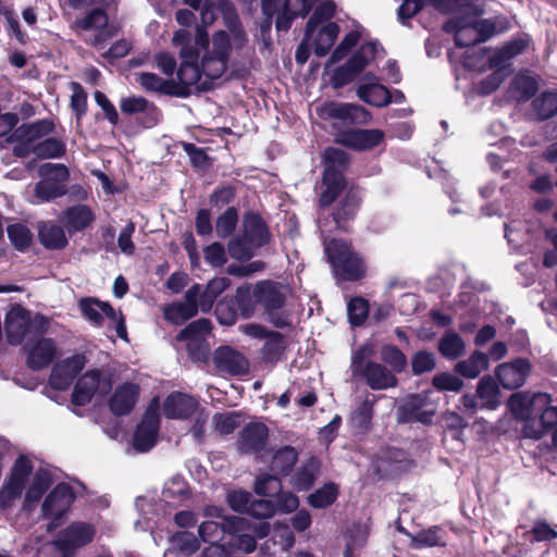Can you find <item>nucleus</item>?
<instances>
[{
	"label": "nucleus",
	"mask_w": 557,
	"mask_h": 557,
	"mask_svg": "<svg viewBox=\"0 0 557 557\" xmlns=\"http://www.w3.org/2000/svg\"><path fill=\"white\" fill-rule=\"evenodd\" d=\"M539 399L544 400V407L539 408V419L535 417L528 419L522 429L525 437L534 440L542 438L557 425V407L548 405V396L546 394L540 395Z\"/></svg>",
	"instance_id": "16"
},
{
	"label": "nucleus",
	"mask_w": 557,
	"mask_h": 557,
	"mask_svg": "<svg viewBox=\"0 0 557 557\" xmlns=\"http://www.w3.org/2000/svg\"><path fill=\"white\" fill-rule=\"evenodd\" d=\"M53 129L54 124L49 120L24 123L12 132V139H27L35 143L37 139L52 133Z\"/></svg>",
	"instance_id": "40"
},
{
	"label": "nucleus",
	"mask_w": 557,
	"mask_h": 557,
	"mask_svg": "<svg viewBox=\"0 0 557 557\" xmlns=\"http://www.w3.org/2000/svg\"><path fill=\"white\" fill-rule=\"evenodd\" d=\"M410 364L412 374L419 376L436 368V358L431 351L418 350L411 356Z\"/></svg>",
	"instance_id": "63"
},
{
	"label": "nucleus",
	"mask_w": 557,
	"mask_h": 557,
	"mask_svg": "<svg viewBox=\"0 0 557 557\" xmlns=\"http://www.w3.org/2000/svg\"><path fill=\"white\" fill-rule=\"evenodd\" d=\"M339 34V26L335 22H329L322 26L313 39V52L317 57H325L334 45Z\"/></svg>",
	"instance_id": "43"
},
{
	"label": "nucleus",
	"mask_w": 557,
	"mask_h": 557,
	"mask_svg": "<svg viewBox=\"0 0 557 557\" xmlns=\"http://www.w3.org/2000/svg\"><path fill=\"white\" fill-rule=\"evenodd\" d=\"M65 151V144L55 137H49L35 144V156L39 159L60 158Z\"/></svg>",
	"instance_id": "57"
},
{
	"label": "nucleus",
	"mask_w": 557,
	"mask_h": 557,
	"mask_svg": "<svg viewBox=\"0 0 557 557\" xmlns=\"http://www.w3.org/2000/svg\"><path fill=\"white\" fill-rule=\"evenodd\" d=\"M428 403V395L416 393L408 395L396 409V420L399 424L420 422L424 425L432 423L434 411L423 410Z\"/></svg>",
	"instance_id": "13"
},
{
	"label": "nucleus",
	"mask_w": 557,
	"mask_h": 557,
	"mask_svg": "<svg viewBox=\"0 0 557 557\" xmlns=\"http://www.w3.org/2000/svg\"><path fill=\"white\" fill-rule=\"evenodd\" d=\"M199 406L198 400L183 392H172L163 401V413L168 419L186 420L190 418Z\"/></svg>",
	"instance_id": "21"
},
{
	"label": "nucleus",
	"mask_w": 557,
	"mask_h": 557,
	"mask_svg": "<svg viewBox=\"0 0 557 557\" xmlns=\"http://www.w3.org/2000/svg\"><path fill=\"white\" fill-rule=\"evenodd\" d=\"M539 78L527 72L518 73L510 83V92L518 103H525L537 96Z\"/></svg>",
	"instance_id": "30"
},
{
	"label": "nucleus",
	"mask_w": 557,
	"mask_h": 557,
	"mask_svg": "<svg viewBox=\"0 0 557 557\" xmlns=\"http://www.w3.org/2000/svg\"><path fill=\"white\" fill-rule=\"evenodd\" d=\"M33 469L34 467L30 459L24 455H20L13 463L7 481L25 488Z\"/></svg>",
	"instance_id": "53"
},
{
	"label": "nucleus",
	"mask_w": 557,
	"mask_h": 557,
	"mask_svg": "<svg viewBox=\"0 0 557 557\" xmlns=\"http://www.w3.org/2000/svg\"><path fill=\"white\" fill-rule=\"evenodd\" d=\"M385 134L379 128H336L334 143L352 151H370L384 141Z\"/></svg>",
	"instance_id": "8"
},
{
	"label": "nucleus",
	"mask_w": 557,
	"mask_h": 557,
	"mask_svg": "<svg viewBox=\"0 0 557 557\" xmlns=\"http://www.w3.org/2000/svg\"><path fill=\"white\" fill-rule=\"evenodd\" d=\"M325 119L338 120L348 125H366L371 122L372 114L357 103L329 101L321 109Z\"/></svg>",
	"instance_id": "10"
},
{
	"label": "nucleus",
	"mask_w": 557,
	"mask_h": 557,
	"mask_svg": "<svg viewBox=\"0 0 557 557\" xmlns=\"http://www.w3.org/2000/svg\"><path fill=\"white\" fill-rule=\"evenodd\" d=\"M351 162L350 154L337 147H326L322 153L323 173L345 175Z\"/></svg>",
	"instance_id": "34"
},
{
	"label": "nucleus",
	"mask_w": 557,
	"mask_h": 557,
	"mask_svg": "<svg viewBox=\"0 0 557 557\" xmlns=\"http://www.w3.org/2000/svg\"><path fill=\"white\" fill-rule=\"evenodd\" d=\"M233 300L242 318L249 319L255 314L256 305L258 304L255 300V288L251 289L250 285L238 286Z\"/></svg>",
	"instance_id": "47"
},
{
	"label": "nucleus",
	"mask_w": 557,
	"mask_h": 557,
	"mask_svg": "<svg viewBox=\"0 0 557 557\" xmlns=\"http://www.w3.org/2000/svg\"><path fill=\"white\" fill-rule=\"evenodd\" d=\"M313 8V0H261L262 13L267 16L261 26L262 33L270 29L272 17L276 15L277 32H288L297 17H306Z\"/></svg>",
	"instance_id": "3"
},
{
	"label": "nucleus",
	"mask_w": 557,
	"mask_h": 557,
	"mask_svg": "<svg viewBox=\"0 0 557 557\" xmlns=\"http://www.w3.org/2000/svg\"><path fill=\"white\" fill-rule=\"evenodd\" d=\"M38 238L40 244L49 250H61L69 245L63 228L52 221L38 224Z\"/></svg>",
	"instance_id": "32"
},
{
	"label": "nucleus",
	"mask_w": 557,
	"mask_h": 557,
	"mask_svg": "<svg viewBox=\"0 0 557 557\" xmlns=\"http://www.w3.org/2000/svg\"><path fill=\"white\" fill-rule=\"evenodd\" d=\"M286 349L285 337L282 333L275 331L267 338L262 347V357L267 362L276 363L281 360Z\"/></svg>",
	"instance_id": "54"
},
{
	"label": "nucleus",
	"mask_w": 557,
	"mask_h": 557,
	"mask_svg": "<svg viewBox=\"0 0 557 557\" xmlns=\"http://www.w3.org/2000/svg\"><path fill=\"white\" fill-rule=\"evenodd\" d=\"M358 98L375 108H384L393 102L389 89L380 83H366L357 88Z\"/></svg>",
	"instance_id": "33"
},
{
	"label": "nucleus",
	"mask_w": 557,
	"mask_h": 557,
	"mask_svg": "<svg viewBox=\"0 0 557 557\" xmlns=\"http://www.w3.org/2000/svg\"><path fill=\"white\" fill-rule=\"evenodd\" d=\"M160 430L159 398L153 397L137 424L133 446L139 453L149 451L157 443Z\"/></svg>",
	"instance_id": "9"
},
{
	"label": "nucleus",
	"mask_w": 557,
	"mask_h": 557,
	"mask_svg": "<svg viewBox=\"0 0 557 557\" xmlns=\"http://www.w3.org/2000/svg\"><path fill=\"white\" fill-rule=\"evenodd\" d=\"M270 228L259 212L247 211L243 216L242 234L232 238L227 251L232 259L248 261L255 256V250L270 244Z\"/></svg>",
	"instance_id": "2"
},
{
	"label": "nucleus",
	"mask_w": 557,
	"mask_h": 557,
	"mask_svg": "<svg viewBox=\"0 0 557 557\" xmlns=\"http://www.w3.org/2000/svg\"><path fill=\"white\" fill-rule=\"evenodd\" d=\"M38 174L42 180L63 186H66V182L70 178L67 166L61 163H42L38 169Z\"/></svg>",
	"instance_id": "58"
},
{
	"label": "nucleus",
	"mask_w": 557,
	"mask_h": 557,
	"mask_svg": "<svg viewBox=\"0 0 557 557\" xmlns=\"http://www.w3.org/2000/svg\"><path fill=\"white\" fill-rule=\"evenodd\" d=\"M487 367V356L482 351L475 350L468 359L457 362L454 370L463 377L474 379L479 376L483 370H486Z\"/></svg>",
	"instance_id": "42"
},
{
	"label": "nucleus",
	"mask_w": 557,
	"mask_h": 557,
	"mask_svg": "<svg viewBox=\"0 0 557 557\" xmlns=\"http://www.w3.org/2000/svg\"><path fill=\"white\" fill-rule=\"evenodd\" d=\"M338 494V485L334 482H329L308 496V504L312 508L324 509L336 502Z\"/></svg>",
	"instance_id": "48"
},
{
	"label": "nucleus",
	"mask_w": 557,
	"mask_h": 557,
	"mask_svg": "<svg viewBox=\"0 0 557 557\" xmlns=\"http://www.w3.org/2000/svg\"><path fill=\"white\" fill-rule=\"evenodd\" d=\"M67 187L58 185L47 180H40L35 184V197L42 202H50L57 198L65 196Z\"/></svg>",
	"instance_id": "60"
},
{
	"label": "nucleus",
	"mask_w": 557,
	"mask_h": 557,
	"mask_svg": "<svg viewBox=\"0 0 557 557\" xmlns=\"http://www.w3.org/2000/svg\"><path fill=\"white\" fill-rule=\"evenodd\" d=\"M530 114L533 121L544 122L557 115V90L549 89L540 92L531 101Z\"/></svg>",
	"instance_id": "29"
},
{
	"label": "nucleus",
	"mask_w": 557,
	"mask_h": 557,
	"mask_svg": "<svg viewBox=\"0 0 557 557\" xmlns=\"http://www.w3.org/2000/svg\"><path fill=\"white\" fill-rule=\"evenodd\" d=\"M536 398H529L522 393H515L508 399V407L510 411L518 418H521L527 422L528 419H532L533 414L536 413Z\"/></svg>",
	"instance_id": "49"
},
{
	"label": "nucleus",
	"mask_w": 557,
	"mask_h": 557,
	"mask_svg": "<svg viewBox=\"0 0 557 557\" xmlns=\"http://www.w3.org/2000/svg\"><path fill=\"white\" fill-rule=\"evenodd\" d=\"M348 321L352 326H361L369 314V302L361 296L352 297L347 305Z\"/></svg>",
	"instance_id": "62"
},
{
	"label": "nucleus",
	"mask_w": 557,
	"mask_h": 557,
	"mask_svg": "<svg viewBox=\"0 0 557 557\" xmlns=\"http://www.w3.org/2000/svg\"><path fill=\"white\" fill-rule=\"evenodd\" d=\"M75 499L73 487L65 482L58 483L46 496L41 504L42 520H49L47 532L51 533L60 528Z\"/></svg>",
	"instance_id": "5"
},
{
	"label": "nucleus",
	"mask_w": 557,
	"mask_h": 557,
	"mask_svg": "<svg viewBox=\"0 0 557 557\" xmlns=\"http://www.w3.org/2000/svg\"><path fill=\"white\" fill-rule=\"evenodd\" d=\"M380 354L383 363L388 366L394 374L403 373L406 370L407 357L396 345H383Z\"/></svg>",
	"instance_id": "52"
},
{
	"label": "nucleus",
	"mask_w": 557,
	"mask_h": 557,
	"mask_svg": "<svg viewBox=\"0 0 557 557\" xmlns=\"http://www.w3.org/2000/svg\"><path fill=\"white\" fill-rule=\"evenodd\" d=\"M377 54V42L367 41L363 42L346 61V65L349 67L356 76L360 75L363 70L368 66L371 60L375 59Z\"/></svg>",
	"instance_id": "39"
},
{
	"label": "nucleus",
	"mask_w": 557,
	"mask_h": 557,
	"mask_svg": "<svg viewBox=\"0 0 557 557\" xmlns=\"http://www.w3.org/2000/svg\"><path fill=\"white\" fill-rule=\"evenodd\" d=\"M250 523L247 519L237 516L223 517V521L208 520L200 523L198 534L205 543L220 542L224 534H236L248 531Z\"/></svg>",
	"instance_id": "11"
},
{
	"label": "nucleus",
	"mask_w": 557,
	"mask_h": 557,
	"mask_svg": "<svg viewBox=\"0 0 557 557\" xmlns=\"http://www.w3.org/2000/svg\"><path fill=\"white\" fill-rule=\"evenodd\" d=\"M377 396L368 394L363 401L351 412L349 422L357 434L366 435L373 429L374 406Z\"/></svg>",
	"instance_id": "27"
},
{
	"label": "nucleus",
	"mask_w": 557,
	"mask_h": 557,
	"mask_svg": "<svg viewBox=\"0 0 557 557\" xmlns=\"http://www.w3.org/2000/svg\"><path fill=\"white\" fill-rule=\"evenodd\" d=\"M86 364V357L82 354L73 355L57 363L50 374V384L53 388L64 391L81 373Z\"/></svg>",
	"instance_id": "17"
},
{
	"label": "nucleus",
	"mask_w": 557,
	"mask_h": 557,
	"mask_svg": "<svg viewBox=\"0 0 557 557\" xmlns=\"http://www.w3.org/2000/svg\"><path fill=\"white\" fill-rule=\"evenodd\" d=\"M320 470V461L315 457H310L292 476L293 486L299 492L309 491L317 479Z\"/></svg>",
	"instance_id": "38"
},
{
	"label": "nucleus",
	"mask_w": 557,
	"mask_h": 557,
	"mask_svg": "<svg viewBox=\"0 0 557 557\" xmlns=\"http://www.w3.org/2000/svg\"><path fill=\"white\" fill-rule=\"evenodd\" d=\"M231 285V280L226 276H219L210 280L203 290H199L198 305L200 311L208 313L213 308L216 298Z\"/></svg>",
	"instance_id": "37"
},
{
	"label": "nucleus",
	"mask_w": 557,
	"mask_h": 557,
	"mask_svg": "<svg viewBox=\"0 0 557 557\" xmlns=\"http://www.w3.org/2000/svg\"><path fill=\"white\" fill-rule=\"evenodd\" d=\"M476 396L482 400V407L494 410L500 405L499 386L491 375L480 379L476 386Z\"/></svg>",
	"instance_id": "41"
},
{
	"label": "nucleus",
	"mask_w": 557,
	"mask_h": 557,
	"mask_svg": "<svg viewBox=\"0 0 557 557\" xmlns=\"http://www.w3.org/2000/svg\"><path fill=\"white\" fill-rule=\"evenodd\" d=\"M436 10L444 14L459 13L465 16L478 17L484 13L482 5L475 0H432Z\"/></svg>",
	"instance_id": "35"
},
{
	"label": "nucleus",
	"mask_w": 557,
	"mask_h": 557,
	"mask_svg": "<svg viewBox=\"0 0 557 557\" xmlns=\"http://www.w3.org/2000/svg\"><path fill=\"white\" fill-rule=\"evenodd\" d=\"M215 317L220 324L231 326L236 323L238 311L233 297H224L214 309Z\"/></svg>",
	"instance_id": "64"
},
{
	"label": "nucleus",
	"mask_w": 557,
	"mask_h": 557,
	"mask_svg": "<svg viewBox=\"0 0 557 557\" xmlns=\"http://www.w3.org/2000/svg\"><path fill=\"white\" fill-rule=\"evenodd\" d=\"M140 388L137 384L125 382L117 386L109 399V409L116 417L132 412L139 398Z\"/></svg>",
	"instance_id": "22"
},
{
	"label": "nucleus",
	"mask_w": 557,
	"mask_h": 557,
	"mask_svg": "<svg viewBox=\"0 0 557 557\" xmlns=\"http://www.w3.org/2000/svg\"><path fill=\"white\" fill-rule=\"evenodd\" d=\"M121 112L125 115L145 114L143 125L147 128L154 126L160 116L159 109L143 96H129L120 101Z\"/></svg>",
	"instance_id": "25"
},
{
	"label": "nucleus",
	"mask_w": 557,
	"mask_h": 557,
	"mask_svg": "<svg viewBox=\"0 0 557 557\" xmlns=\"http://www.w3.org/2000/svg\"><path fill=\"white\" fill-rule=\"evenodd\" d=\"M200 284L191 285L184 295V301H173L164 307V319L174 324L182 325L196 317L200 310L198 305Z\"/></svg>",
	"instance_id": "12"
},
{
	"label": "nucleus",
	"mask_w": 557,
	"mask_h": 557,
	"mask_svg": "<svg viewBox=\"0 0 557 557\" xmlns=\"http://www.w3.org/2000/svg\"><path fill=\"white\" fill-rule=\"evenodd\" d=\"M363 198L362 189L358 185H350L342 197L331 206V218L337 231L349 233L351 223L358 215Z\"/></svg>",
	"instance_id": "6"
},
{
	"label": "nucleus",
	"mask_w": 557,
	"mask_h": 557,
	"mask_svg": "<svg viewBox=\"0 0 557 557\" xmlns=\"http://www.w3.org/2000/svg\"><path fill=\"white\" fill-rule=\"evenodd\" d=\"M228 60L206 52L201 59L200 69L202 75L214 81L222 77L227 70Z\"/></svg>",
	"instance_id": "55"
},
{
	"label": "nucleus",
	"mask_w": 557,
	"mask_h": 557,
	"mask_svg": "<svg viewBox=\"0 0 557 557\" xmlns=\"http://www.w3.org/2000/svg\"><path fill=\"white\" fill-rule=\"evenodd\" d=\"M24 350L27 351L26 366L33 371H40L49 367L57 356V345L50 337L29 339Z\"/></svg>",
	"instance_id": "14"
},
{
	"label": "nucleus",
	"mask_w": 557,
	"mask_h": 557,
	"mask_svg": "<svg viewBox=\"0 0 557 557\" xmlns=\"http://www.w3.org/2000/svg\"><path fill=\"white\" fill-rule=\"evenodd\" d=\"M324 253L334 276L345 282H358L367 276L363 256L356 251L351 240L333 237L323 243Z\"/></svg>",
	"instance_id": "1"
},
{
	"label": "nucleus",
	"mask_w": 557,
	"mask_h": 557,
	"mask_svg": "<svg viewBox=\"0 0 557 557\" xmlns=\"http://www.w3.org/2000/svg\"><path fill=\"white\" fill-rule=\"evenodd\" d=\"M282 491L280 476L271 473L261 474L255 483V492L260 496L275 498Z\"/></svg>",
	"instance_id": "61"
},
{
	"label": "nucleus",
	"mask_w": 557,
	"mask_h": 557,
	"mask_svg": "<svg viewBox=\"0 0 557 557\" xmlns=\"http://www.w3.org/2000/svg\"><path fill=\"white\" fill-rule=\"evenodd\" d=\"M349 186L345 175H334L331 173L321 174L320 194L318 207L321 210L331 208L341 195L345 194Z\"/></svg>",
	"instance_id": "24"
},
{
	"label": "nucleus",
	"mask_w": 557,
	"mask_h": 557,
	"mask_svg": "<svg viewBox=\"0 0 557 557\" xmlns=\"http://www.w3.org/2000/svg\"><path fill=\"white\" fill-rule=\"evenodd\" d=\"M101 384V370L94 369L85 372L76 382L71 401L75 406L89 404Z\"/></svg>",
	"instance_id": "26"
},
{
	"label": "nucleus",
	"mask_w": 557,
	"mask_h": 557,
	"mask_svg": "<svg viewBox=\"0 0 557 557\" xmlns=\"http://www.w3.org/2000/svg\"><path fill=\"white\" fill-rule=\"evenodd\" d=\"M7 234L11 245L20 252H26L34 240V235L28 226L20 222L8 225Z\"/></svg>",
	"instance_id": "46"
},
{
	"label": "nucleus",
	"mask_w": 557,
	"mask_h": 557,
	"mask_svg": "<svg viewBox=\"0 0 557 557\" xmlns=\"http://www.w3.org/2000/svg\"><path fill=\"white\" fill-rule=\"evenodd\" d=\"M7 341L12 346L21 345L28 333L32 332V313L17 305L5 315L4 320Z\"/></svg>",
	"instance_id": "15"
},
{
	"label": "nucleus",
	"mask_w": 557,
	"mask_h": 557,
	"mask_svg": "<svg viewBox=\"0 0 557 557\" xmlns=\"http://www.w3.org/2000/svg\"><path fill=\"white\" fill-rule=\"evenodd\" d=\"M269 429L262 422H249L239 433L237 448L242 454H259L267 445Z\"/></svg>",
	"instance_id": "19"
},
{
	"label": "nucleus",
	"mask_w": 557,
	"mask_h": 557,
	"mask_svg": "<svg viewBox=\"0 0 557 557\" xmlns=\"http://www.w3.org/2000/svg\"><path fill=\"white\" fill-rule=\"evenodd\" d=\"M212 330V323L207 318H200L188 323L176 335L178 342H191L206 339V336L210 334Z\"/></svg>",
	"instance_id": "50"
},
{
	"label": "nucleus",
	"mask_w": 557,
	"mask_h": 557,
	"mask_svg": "<svg viewBox=\"0 0 557 557\" xmlns=\"http://www.w3.org/2000/svg\"><path fill=\"white\" fill-rule=\"evenodd\" d=\"M108 21L109 18L107 12L101 8H95L89 11L83 20L79 21V26L86 30L99 29L100 34L96 36V40L98 41L104 33L107 37H112L114 35L112 32L106 30Z\"/></svg>",
	"instance_id": "51"
},
{
	"label": "nucleus",
	"mask_w": 557,
	"mask_h": 557,
	"mask_svg": "<svg viewBox=\"0 0 557 557\" xmlns=\"http://www.w3.org/2000/svg\"><path fill=\"white\" fill-rule=\"evenodd\" d=\"M97 534L96 525L85 521H73L61 530L55 544L62 549L64 557H76L78 550L89 545Z\"/></svg>",
	"instance_id": "7"
},
{
	"label": "nucleus",
	"mask_w": 557,
	"mask_h": 557,
	"mask_svg": "<svg viewBox=\"0 0 557 557\" xmlns=\"http://www.w3.org/2000/svg\"><path fill=\"white\" fill-rule=\"evenodd\" d=\"M530 39L525 37L512 38L498 48L490 58L488 64L491 69H499L505 66L511 59L522 54L528 48Z\"/></svg>",
	"instance_id": "31"
},
{
	"label": "nucleus",
	"mask_w": 557,
	"mask_h": 557,
	"mask_svg": "<svg viewBox=\"0 0 557 557\" xmlns=\"http://www.w3.org/2000/svg\"><path fill=\"white\" fill-rule=\"evenodd\" d=\"M215 368L230 375H243L249 371L247 358L230 346L216 348L213 357Z\"/></svg>",
	"instance_id": "20"
},
{
	"label": "nucleus",
	"mask_w": 557,
	"mask_h": 557,
	"mask_svg": "<svg viewBox=\"0 0 557 557\" xmlns=\"http://www.w3.org/2000/svg\"><path fill=\"white\" fill-rule=\"evenodd\" d=\"M531 364L528 359L517 358L510 363L497 366L495 375L505 389H517L521 387L530 374Z\"/></svg>",
	"instance_id": "18"
},
{
	"label": "nucleus",
	"mask_w": 557,
	"mask_h": 557,
	"mask_svg": "<svg viewBox=\"0 0 557 557\" xmlns=\"http://www.w3.org/2000/svg\"><path fill=\"white\" fill-rule=\"evenodd\" d=\"M470 24L478 36V41L481 44L491 39L495 34L506 32L509 28L506 17L500 18L498 22L492 18H481L470 22Z\"/></svg>",
	"instance_id": "45"
},
{
	"label": "nucleus",
	"mask_w": 557,
	"mask_h": 557,
	"mask_svg": "<svg viewBox=\"0 0 557 557\" xmlns=\"http://www.w3.org/2000/svg\"><path fill=\"white\" fill-rule=\"evenodd\" d=\"M255 300L263 308L270 323L276 329L292 326L287 313L280 311L286 304V295L282 286L273 281L264 280L255 285Z\"/></svg>",
	"instance_id": "4"
},
{
	"label": "nucleus",
	"mask_w": 557,
	"mask_h": 557,
	"mask_svg": "<svg viewBox=\"0 0 557 557\" xmlns=\"http://www.w3.org/2000/svg\"><path fill=\"white\" fill-rule=\"evenodd\" d=\"M438 351L447 359H457L465 352V342L455 332L445 334L438 341Z\"/></svg>",
	"instance_id": "56"
},
{
	"label": "nucleus",
	"mask_w": 557,
	"mask_h": 557,
	"mask_svg": "<svg viewBox=\"0 0 557 557\" xmlns=\"http://www.w3.org/2000/svg\"><path fill=\"white\" fill-rule=\"evenodd\" d=\"M63 215L64 226L70 234L85 231L96 220L91 208L82 203L66 208Z\"/></svg>",
	"instance_id": "28"
},
{
	"label": "nucleus",
	"mask_w": 557,
	"mask_h": 557,
	"mask_svg": "<svg viewBox=\"0 0 557 557\" xmlns=\"http://www.w3.org/2000/svg\"><path fill=\"white\" fill-rule=\"evenodd\" d=\"M238 211L235 207H228L215 221V233L219 238H227L236 230Z\"/></svg>",
	"instance_id": "59"
},
{
	"label": "nucleus",
	"mask_w": 557,
	"mask_h": 557,
	"mask_svg": "<svg viewBox=\"0 0 557 557\" xmlns=\"http://www.w3.org/2000/svg\"><path fill=\"white\" fill-rule=\"evenodd\" d=\"M298 451L290 445L278 448L272 456L270 470L277 476L289 475L298 461Z\"/></svg>",
	"instance_id": "36"
},
{
	"label": "nucleus",
	"mask_w": 557,
	"mask_h": 557,
	"mask_svg": "<svg viewBox=\"0 0 557 557\" xmlns=\"http://www.w3.org/2000/svg\"><path fill=\"white\" fill-rule=\"evenodd\" d=\"M336 4L333 0H324L322 1L313 11L311 16L306 23L305 27V37L306 40H310L317 27L323 23L327 22L335 15Z\"/></svg>",
	"instance_id": "44"
},
{
	"label": "nucleus",
	"mask_w": 557,
	"mask_h": 557,
	"mask_svg": "<svg viewBox=\"0 0 557 557\" xmlns=\"http://www.w3.org/2000/svg\"><path fill=\"white\" fill-rule=\"evenodd\" d=\"M359 374L373 391L396 387L398 384L396 375L385 364L379 362L368 360Z\"/></svg>",
	"instance_id": "23"
}]
</instances>
